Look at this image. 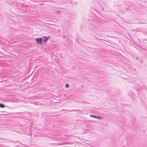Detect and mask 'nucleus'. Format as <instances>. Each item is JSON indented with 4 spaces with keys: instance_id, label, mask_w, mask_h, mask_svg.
Instances as JSON below:
<instances>
[{
    "instance_id": "nucleus-1",
    "label": "nucleus",
    "mask_w": 147,
    "mask_h": 147,
    "mask_svg": "<svg viewBox=\"0 0 147 147\" xmlns=\"http://www.w3.org/2000/svg\"><path fill=\"white\" fill-rule=\"evenodd\" d=\"M36 41L37 43L39 45L42 44V38H38L36 39Z\"/></svg>"
},
{
    "instance_id": "nucleus-2",
    "label": "nucleus",
    "mask_w": 147,
    "mask_h": 147,
    "mask_svg": "<svg viewBox=\"0 0 147 147\" xmlns=\"http://www.w3.org/2000/svg\"><path fill=\"white\" fill-rule=\"evenodd\" d=\"M42 44H45L48 41V38L47 36H44L42 37Z\"/></svg>"
},
{
    "instance_id": "nucleus-3",
    "label": "nucleus",
    "mask_w": 147,
    "mask_h": 147,
    "mask_svg": "<svg viewBox=\"0 0 147 147\" xmlns=\"http://www.w3.org/2000/svg\"><path fill=\"white\" fill-rule=\"evenodd\" d=\"M55 13L58 14H60L61 13V11H60L56 10L55 11Z\"/></svg>"
},
{
    "instance_id": "nucleus-4",
    "label": "nucleus",
    "mask_w": 147,
    "mask_h": 147,
    "mask_svg": "<svg viewBox=\"0 0 147 147\" xmlns=\"http://www.w3.org/2000/svg\"><path fill=\"white\" fill-rule=\"evenodd\" d=\"M5 107V106L3 104L0 103V107L1 108H3Z\"/></svg>"
},
{
    "instance_id": "nucleus-5",
    "label": "nucleus",
    "mask_w": 147,
    "mask_h": 147,
    "mask_svg": "<svg viewBox=\"0 0 147 147\" xmlns=\"http://www.w3.org/2000/svg\"><path fill=\"white\" fill-rule=\"evenodd\" d=\"M96 118L98 119H101L102 117L101 116L96 115Z\"/></svg>"
},
{
    "instance_id": "nucleus-6",
    "label": "nucleus",
    "mask_w": 147,
    "mask_h": 147,
    "mask_svg": "<svg viewBox=\"0 0 147 147\" xmlns=\"http://www.w3.org/2000/svg\"><path fill=\"white\" fill-rule=\"evenodd\" d=\"M69 85L68 84H65V87L66 88H68L69 87Z\"/></svg>"
},
{
    "instance_id": "nucleus-7",
    "label": "nucleus",
    "mask_w": 147,
    "mask_h": 147,
    "mask_svg": "<svg viewBox=\"0 0 147 147\" xmlns=\"http://www.w3.org/2000/svg\"><path fill=\"white\" fill-rule=\"evenodd\" d=\"M90 116L91 117H93L94 118H96V115H90Z\"/></svg>"
},
{
    "instance_id": "nucleus-8",
    "label": "nucleus",
    "mask_w": 147,
    "mask_h": 147,
    "mask_svg": "<svg viewBox=\"0 0 147 147\" xmlns=\"http://www.w3.org/2000/svg\"><path fill=\"white\" fill-rule=\"evenodd\" d=\"M51 38V37L50 36H48L47 37V38H48V39L50 38Z\"/></svg>"
},
{
    "instance_id": "nucleus-9",
    "label": "nucleus",
    "mask_w": 147,
    "mask_h": 147,
    "mask_svg": "<svg viewBox=\"0 0 147 147\" xmlns=\"http://www.w3.org/2000/svg\"><path fill=\"white\" fill-rule=\"evenodd\" d=\"M83 103H85V102H83Z\"/></svg>"
}]
</instances>
